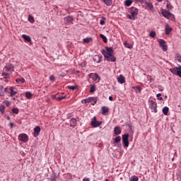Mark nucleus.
<instances>
[{
	"label": "nucleus",
	"instance_id": "1",
	"mask_svg": "<svg viewBox=\"0 0 181 181\" xmlns=\"http://www.w3.org/2000/svg\"><path fill=\"white\" fill-rule=\"evenodd\" d=\"M102 54H103V56L105 57V59L107 62H116L117 61V58H115V57H114V55H112V54L107 53V52L105 50H103Z\"/></svg>",
	"mask_w": 181,
	"mask_h": 181
},
{
	"label": "nucleus",
	"instance_id": "2",
	"mask_svg": "<svg viewBox=\"0 0 181 181\" xmlns=\"http://www.w3.org/2000/svg\"><path fill=\"white\" fill-rule=\"evenodd\" d=\"M163 16L166 18V19H170V21H175V15L170 13V11L168 10H163L161 12Z\"/></svg>",
	"mask_w": 181,
	"mask_h": 181
},
{
	"label": "nucleus",
	"instance_id": "3",
	"mask_svg": "<svg viewBox=\"0 0 181 181\" xmlns=\"http://www.w3.org/2000/svg\"><path fill=\"white\" fill-rule=\"evenodd\" d=\"M98 98H94V97H92V98H89L88 99H83L82 100V103L83 104H87V103H92L93 105H95V104H97V101H98Z\"/></svg>",
	"mask_w": 181,
	"mask_h": 181
},
{
	"label": "nucleus",
	"instance_id": "4",
	"mask_svg": "<svg viewBox=\"0 0 181 181\" xmlns=\"http://www.w3.org/2000/svg\"><path fill=\"white\" fill-rule=\"evenodd\" d=\"M149 107L151 108L152 112H158V104L153 100H149Z\"/></svg>",
	"mask_w": 181,
	"mask_h": 181
},
{
	"label": "nucleus",
	"instance_id": "5",
	"mask_svg": "<svg viewBox=\"0 0 181 181\" xmlns=\"http://www.w3.org/2000/svg\"><path fill=\"white\" fill-rule=\"evenodd\" d=\"M158 43H159L160 47H161L163 52L168 51V45H166V41H165V40H162V39L158 40Z\"/></svg>",
	"mask_w": 181,
	"mask_h": 181
},
{
	"label": "nucleus",
	"instance_id": "6",
	"mask_svg": "<svg viewBox=\"0 0 181 181\" xmlns=\"http://www.w3.org/2000/svg\"><path fill=\"white\" fill-rule=\"evenodd\" d=\"M128 138H129V134H125L122 135V142L124 146H126V148H128L129 146V141H128Z\"/></svg>",
	"mask_w": 181,
	"mask_h": 181
},
{
	"label": "nucleus",
	"instance_id": "7",
	"mask_svg": "<svg viewBox=\"0 0 181 181\" xmlns=\"http://www.w3.org/2000/svg\"><path fill=\"white\" fill-rule=\"evenodd\" d=\"M18 140L21 142H28L29 141V136L26 134H21L18 136Z\"/></svg>",
	"mask_w": 181,
	"mask_h": 181
},
{
	"label": "nucleus",
	"instance_id": "8",
	"mask_svg": "<svg viewBox=\"0 0 181 181\" xmlns=\"http://www.w3.org/2000/svg\"><path fill=\"white\" fill-rule=\"evenodd\" d=\"M170 71H171V73H173V74H175V76H179L181 71V66L170 69Z\"/></svg>",
	"mask_w": 181,
	"mask_h": 181
},
{
	"label": "nucleus",
	"instance_id": "9",
	"mask_svg": "<svg viewBox=\"0 0 181 181\" xmlns=\"http://www.w3.org/2000/svg\"><path fill=\"white\" fill-rule=\"evenodd\" d=\"M138 12H139V11L136 7H132L130 8V13L132 16H134V18L138 15Z\"/></svg>",
	"mask_w": 181,
	"mask_h": 181
},
{
	"label": "nucleus",
	"instance_id": "10",
	"mask_svg": "<svg viewBox=\"0 0 181 181\" xmlns=\"http://www.w3.org/2000/svg\"><path fill=\"white\" fill-rule=\"evenodd\" d=\"M88 76H89L90 78H93V80L94 81H97V80H98V81H100V76H98V74L91 73Z\"/></svg>",
	"mask_w": 181,
	"mask_h": 181
},
{
	"label": "nucleus",
	"instance_id": "11",
	"mask_svg": "<svg viewBox=\"0 0 181 181\" xmlns=\"http://www.w3.org/2000/svg\"><path fill=\"white\" fill-rule=\"evenodd\" d=\"M18 94V90L16 88L11 86L10 87V97H13V95H16Z\"/></svg>",
	"mask_w": 181,
	"mask_h": 181
},
{
	"label": "nucleus",
	"instance_id": "12",
	"mask_svg": "<svg viewBox=\"0 0 181 181\" xmlns=\"http://www.w3.org/2000/svg\"><path fill=\"white\" fill-rule=\"evenodd\" d=\"M4 69H5L6 71H11V70H12V71H15V69H13V64H11V63L6 64Z\"/></svg>",
	"mask_w": 181,
	"mask_h": 181
},
{
	"label": "nucleus",
	"instance_id": "13",
	"mask_svg": "<svg viewBox=\"0 0 181 181\" xmlns=\"http://www.w3.org/2000/svg\"><path fill=\"white\" fill-rule=\"evenodd\" d=\"M92 127H94V128H97V127H100L101 125V122L97 121V119L95 117L93 118V120L91 122Z\"/></svg>",
	"mask_w": 181,
	"mask_h": 181
},
{
	"label": "nucleus",
	"instance_id": "14",
	"mask_svg": "<svg viewBox=\"0 0 181 181\" xmlns=\"http://www.w3.org/2000/svg\"><path fill=\"white\" fill-rule=\"evenodd\" d=\"M39 134H40V127L37 126L34 128L33 136L36 138V136H39Z\"/></svg>",
	"mask_w": 181,
	"mask_h": 181
},
{
	"label": "nucleus",
	"instance_id": "15",
	"mask_svg": "<svg viewBox=\"0 0 181 181\" xmlns=\"http://www.w3.org/2000/svg\"><path fill=\"white\" fill-rule=\"evenodd\" d=\"M118 83H120V84H124L125 83V77L122 75H119V76L117 78Z\"/></svg>",
	"mask_w": 181,
	"mask_h": 181
},
{
	"label": "nucleus",
	"instance_id": "16",
	"mask_svg": "<svg viewBox=\"0 0 181 181\" xmlns=\"http://www.w3.org/2000/svg\"><path fill=\"white\" fill-rule=\"evenodd\" d=\"M110 111V108H108L107 106L102 107V115H107V112Z\"/></svg>",
	"mask_w": 181,
	"mask_h": 181
},
{
	"label": "nucleus",
	"instance_id": "17",
	"mask_svg": "<svg viewBox=\"0 0 181 181\" xmlns=\"http://www.w3.org/2000/svg\"><path fill=\"white\" fill-rule=\"evenodd\" d=\"M101 59H103V57H101L99 55H95L93 57V61L95 62V63H100L101 62Z\"/></svg>",
	"mask_w": 181,
	"mask_h": 181
},
{
	"label": "nucleus",
	"instance_id": "18",
	"mask_svg": "<svg viewBox=\"0 0 181 181\" xmlns=\"http://www.w3.org/2000/svg\"><path fill=\"white\" fill-rule=\"evenodd\" d=\"M64 21L66 22V23H73L74 19L71 16H67L64 18Z\"/></svg>",
	"mask_w": 181,
	"mask_h": 181
},
{
	"label": "nucleus",
	"instance_id": "19",
	"mask_svg": "<svg viewBox=\"0 0 181 181\" xmlns=\"http://www.w3.org/2000/svg\"><path fill=\"white\" fill-rule=\"evenodd\" d=\"M173 28L169 26V25H165V35H170V33L172 32Z\"/></svg>",
	"mask_w": 181,
	"mask_h": 181
},
{
	"label": "nucleus",
	"instance_id": "20",
	"mask_svg": "<svg viewBox=\"0 0 181 181\" xmlns=\"http://www.w3.org/2000/svg\"><path fill=\"white\" fill-rule=\"evenodd\" d=\"M52 98H54L55 100H58L59 101H62V100H64V98H66V95L57 96V95H52Z\"/></svg>",
	"mask_w": 181,
	"mask_h": 181
},
{
	"label": "nucleus",
	"instance_id": "21",
	"mask_svg": "<svg viewBox=\"0 0 181 181\" xmlns=\"http://www.w3.org/2000/svg\"><path fill=\"white\" fill-rule=\"evenodd\" d=\"M114 132L115 135H120L121 129L119 128V127H115L114 129Z\"/></svg>",
	"mask_w": 181,
	"mask_h": 181
},
{
	"label": "nucleus",
	"instance_id": "22",
	"mask_svg": "<svg viewBox=\"0 0 181 181\" xmlns=\"http://www.w3.org/2000/svg\"><path fill=\"white\" fill-rule=\"evenodd\" d=\"M145 5H146V8H149L150 11H152L153 9V5H152V3L146 1Z\"/></svg>",
	"mask_w": 181,
	"mask_h": 181
},
{
	"label": "nucleus",
	"instance_id": "23",
	"mask_svg": "<svg viewBox=\"0 0 181 181\" xmlns=\"http://www.w3.org/2000/svg\"><path fill=\"white\" fill-rule=\"evenodd\" d=\"M107 6H111L112 5V0H101Z\"/></svg>",
	"mask_w": 181,
	"mask_h": 181
},
{
	"label": "nucleus",
	"instance_id": "24",
	"mask_svg": "<svg viewBox=\"0 0 181 181\" xmlns=\"http://www.w3.org/2000/svg\"><path fill=\"white\" fill-rule=\"evenodd\" d=\"M23 39L25 40L26 42H32V39L29 37V35H22Z\"/></svg>",
	"mask_w": 181,
	"mask_h": 181
},
{
	"label": "nucleus",
	"instance_id": "25",
	"mask_svg": "<svg viewBox=\"0 0 181 181\" xmlns=\"http://www.w3.org/2000/svg\"><path fill=\"white\" fill-rule=\"evenodd\" d=\"M124 46H125L127 49H132L133 47L132 44H129L127 41L124 42Z\"/></svg>",
	"mask_w": 181,
	"mask_h": 181
},
{
	"label": "nucleus",
	"instance_id": "26",
	"mask_svg": "<svg viewBox=\"0 0 181 181\" xmlns=\"http://www.w3.org/2000/svg\"><path fill=\"white\" fill-rule=\"evenodd\" d=\"M76 124H77V120H76V119H71L70 120V126L71 127H76Z\"/></svg>",
	"mask_w": 181,
	"mask_h": 181
},
{
	"label": "nucleus",
	"instance_id": "27",
	"mask_svg": "<svg viewBox=\"0 0 181 181\" xmlns=\"http://www.w3.org/2000/svg\"><path fill=\"white\" fill-rule=\"evenodd\" d=\"M100 37L101 39H103L104 43H107L108 42V40L107 39V37H105V35H104L103 34H100Z\"/></svg>",
	"mask_w": 181,
	"mask_h": 181
},
{
	"label": "nucleus",
	"instance_id": "28",
	"mask_svg": "<svg viewBox=\"0 0 181 181\" xmlns=\"http://www.w3.org/2000/svg\"><path fill=\"white\" fill-rule=\"evenodd\" d=\"M16 83H18V84H23V83H25V78H16Z\"/></svg>",
	"mask_w": 181,
	"mask_h": 181
},
{
	"label": "nucleus",
	"instance_id": "29",
	"mask_svg": "<svg viewBox=\"0 0 181 181\" xmlns=\"http://www.w3.org/2000/svg\"><path fill=\"white\" fill-rule=\"evenodd\" d=\"M169 112V107H165L163 108V113L164 115H168V113Z\"/></svg>",
	"mask_w": 181,
	"mask_h": 181
},
{
	"label": "nucleus",
	"instance_id": "30",
	"mask_svg": "<svg viewBox=\"0 0 181 181\" xmlns=\"http://www.w3.org/2000/svg\"><path fill=\"white\" fill-rule=\"evenodd\" d=\"M33 96V95L32 94V93H30V92H26L25 93V97L28 100H30V98H32Z\"/></svg>",
	"mask_w": 181,
	"mask_h": 181
},
{
	"label": "nucleus",
	"instance_id": "31",
	"mask_svg": "<svg viewBox=\"0 0 181 181\" xmlns=\"http://www.w3.org/2000/svg\"><path fill=\"white\" fill-rule=\"evenodd\" d=\"M91 40H93L92 37H87V38H84L83 40V43H90V42H91Z\"/></svg>",
	"mask_w": 181,
	"mask_h": 181
},
{
	"label": "nucleus",
	"instance_id": "32",
	"mask_svg": "<svg viewBox=\"0 0 181 181\" xmlns=\"http://www.w3.org/2000/svg\"><path fill=\"white\" fill-rule=\"evenodd\" d=\"M114 144H118L121 142V136H118L114 139Z\"/></svg>",
	"mask_w": 181,
	"mask_h": 181
},
{
	"label": "nucleus",
	"instance_id": "33",
	"mask_svg": "<svg viewBox=\"0 0 181 181\" xmlns=\"http://www.w3.org/2000/svg\"><path fill=\"white\" fill-rule=\"evenodd\" d=\"M139 178L138 177V176L136 175H132L130 178V181H139Z\"/></svg>",
	"mask_w": 181,
	"mask_h": 181
},
{
	"label": "nucleus",
	"instance_id": "34",
	"mask_svg": "<svg viewBox=\"0 0 181 181\" xmlns=\"http://www.w3.org/2000/svg\"><path fill=\"white\" fill-rule=\"evenodd\" d=\"M134 90L135 91H142V87L137 86H133Z\"/></svg>",
	"mask_w": 181,
	"mask_h": 181
},
{
	"label": "nucleus",
	"instance_id": "35",
	"mask_svg": "<svg viewBox=\"0 0 181 181\" xmlns=\"http://www.w3.org/2000/svg\"><path fill=\"white\" fill-rule=\"evenodd\" d=\"M0 112L1 114H5V105H0Z\"/></svg>",
	"mask_w": 181,
	"mask_h": 181
},
{
	"label": "nucleus",
	"instance_id": "36",
	"mask_svg": "<svg viewBox=\"0 0 181 181\" xmlns=\"http://www.w3.org/2000/svg\"><path fill=\"white\" fill-rule=\"evenodd\" d=\"M0 95L4 97L5 95V91L4 90V86H1L0 88Z\"/></svg>",
	"mask_w": 181,
	"mask_h": 181
},
{
	"label": "nucleus",
	"instance_id": "37",
	"mask_svg": "<svg viewBox=\"0 0 181 181\" xmlns=\"http://www.w3.org/2000/svg\"><path fill=\"white\" fill-rule=\"evenodd\" d=\"M132 4V1L131 0H126L124 4L126 6H131Z\"/></svg>",
	"mask_w": 181,
	"mask_h": 181
},
{
	"label": "nucleus",
	"instance_id": "38",
	"mask_svg": "<svg viewBox=\"0 0 181 181\" xmlns=\"http://www.w3.org/2000/svg\"><path fill=\"white\" fill-rule=\"evenodd\" d=\"M166 8H167V9H173V6H172L170 2L167 1Z\"/></svg>",
	"mask_w": 181,
	"mask_h": 181
},
{
	"label": "nucleus",
	"instance_id": "39",
	"mask_svg": "<svg viewBox=\"0 0 181 181\" xmlns=\"http://www.w3.org/2000/svg\"><path fill=\"white\" fill-rule=\"evenodd\" d=\"M106 53H112L114 52V49H112V47H106Z\"/></svg>",
	"mask_w": 181,
	"mask_h": 181
},
{
	"label": "nucleus",
	"instance_id": "40",
	"mask_svg": "<svg viewBox=\"0 0 181 181\" xmlns=\"http://www.w3.org/2000/svg\"><path fill=\"white\" fill-rule=\"evenodd\" d=\"M28 21H29V22H30V23H35V18L32 16H28Z\"/></svg>",
	"mask_w": 181,
	"mask_h": 181
},
{
	"label": "nucleus",
	"instance_id": "41",
	"mask_svg": "<svg viewBox=\"0 0 181 181\" xmlns=\"http://www.w3.org/2000/svg\"><path fill=\"white\" fill-rule=\"evenodd\" d=\"M175 59L179 62L180 63H181V56L179 54H176L175 55Z\"/></svg>",
	"mask_w": 181,
	"mask_h": 181
},
{
	"label": "nucleus",
	"instance_id": "42",
	"mask_svg": "<svg viewBox=\"0 0 181 181\" xmlns=\"http://www.w3.org/2000/svg\"><path fill=\"white\" fill-rule=\"evenodd\" d=\"M95 85H92L90 86V93H95Z\"/></svg>",
	"mask_w": 181,
	"mask_h": 181
},
{
	"label": "nucleus",
	"instance_id": "43",
	"mask_svg": "<svg viewBox=\"0 0 181 181\" xmlns=\"http://www.w3.org/2000/svg\"><path fill=\"white\" fill-rule=\"evenodd\" d=\"M127 19H131L132 21H135V17L132 16V15L127 14Z\"/></svg>",
	"mask_w": 181,
	"mask_h": 181
},
{
	"label": "nucleus",
	"instance_id": "44",
	"mask_svg": "<svg viewBox=\"0 0 181 181\" xmlns=\"http://www.w3.org/2000/svg\"><path fill=\"white\" fill-rule=\"evenodd\" d=\"M162 96V94L161 93H158L156 95V97L158 98V100H159L160 101H162V100H163V98L161 97Z\"/></svg>",
	"mask_w": 181,
	"mask_h": 181
},
{
	"label": "nucleus",
	"instance_id": "45",
	"mask_svg": "<svg viewBox=\"0 0 181 181\" xmlns=\"http://www.w3.org/2000/svg\"><path fill=\"white\" fill-rule=\"evenodd\" d=\"M13 114H19V109L18 108H13L12 109Z\"/></svg>",
	"mask_w": 181,
	"mask_h": 181
},
{
	"label": "nucleus",
	"instance_id": "46",
	"mask_svg": "<svg viewBox=\"0 0 181 181\" xmlns=\"http://www.w3.org/2000/svg\"><path fill=\"white\" fill-rule=\"evenodd\" d=\"M1 75L4 76V78H9V74L8 73L3 72Z\"/></svg>",
	"mask_w": 181,
	"mask_h": 181
},
{
	"label": "nucleus",
	"instance_id": "47",
	"mask_svg": "<svg viewBox=\"0 0 181 181\" xmlns=\"http://www.w3.org/2000/svg\"><path fill=\"white\" fill-rule=\"evenodd\" d=\"M149 36H151V37H155V36H156V33L155 31H151Z\"/></svg>",
	"mask_w": 181,
	"mask_h": 181
},
{
	"label": "nucleus",
	"instance_id": "48",
	"mask_svg": "<svg viewBox=\"0 0 181 181\" xmlns=\"http://www.w3.org/2000/svg\"><path fill=\"white\" fill-rule=\"evenodd\" d=\"M69 90H74L77 88V86H68Z\"/></svg>",
	"mask_w": 181,
	"mask_h": 181
},
{
	"label": "nucleus",
	"instance_id": "49",
	"mask_svg": "<svg viewBox=\"0 0 181 181\" xmlns=\"http://www.w3.org/2000/svg\"><path fill=\"white\" fill-rule=\"evenodd\" d=\"M49 80H50L51 81H54V80H55L54 76H49Z\"/></svg>",
	"mask_w": 181,
	"mask_h": 181
},
{
	"label": "nucleus",
	"instance_id": "50",
	"mask_svg": "<svg viewBox=\"0 0 181 181\" xmlns=\"http://www.w3.org/2000/svg\"><path fill=\"white\" fill-rule=\"evenodd\" d=\"M100 25H105V21H104V20H101L100 21Z\"/></svg>",
	"mask_w": 181,
	"mask_h": 181
},
{
	"label": "nucleus",
	"instance_id": "51",
	"mask_svg": "<svg viewBox=\"0 0 181 181\" xmlns=\"http://www.w3.org/2000/svg\"><path fill=\"white\" fill-rule=\"evenodd\" d=\"M83 181H90V178L84 177Z\"/></svg>",
	"mask_w": 181,
	"mask_h": 181
},
{
	"label": "nucleus",
	"instance_id": "52",
	"mask_svg": "<svg viewBox=\"0 0 181 181\" xmlns=\"http://www.w3.org/2000/svg\"><path fill=\"white\" fill-rule=\"evenodd\" d=\"M133 2H142V0H132Z\"/></svg>",
	"mask_w": 181,
	"mask_h": 181
},
{
	"label": "nucleus",
	"instance_id": "53",
	"mask_svg": "<svg viewBox=\"0 0 181 181\" xmlns=\"http://www.w3.org/2000/svg\"><path fill=\"white\" fill-rule=\"evenodd\" d=\"M4 91V93H8V88H5Z\"/></svg>",
	"mask_w": 181,
	"mask_h": 181
},
{
	"label": "nucleus",
	"instance_id": "54",
	"mask_svg": "<svg viewBox=\"0 0 181 181\" xmlns=\"http://www.w3.org/2000/svg\"><path fill=\"white\" fill-rule=\"evenodd\" d=\"M113 98H112V96H110V97H109L110 101H112Z\"/></svg>",
	"mask_w": 181,
	"mask_h": 181
},
{
	"label": "nucleus",
	"instance_id": "55",
	"mask_svg": "<svg viewBox=\"0 0 181 181\" xmlns=\"http://www.w3.org/2000/svg\"><path fill=\"white\" fill-rule=\"evenodd\" d=\"M10 127L12 128V127H13V123H10Z\"/></svg>",
	"mask_w": 181,
	"mask_h": 181
},
{
	"label": "nucleus",
	"instance_id": "56",
	"mask_svg": "<svg viewBox=\"0 0 181 181\" xmlns=\"http://www.w3.org/2000/svg\"><path fill=\"white\" fill-rule=\"evenodd\" d=\"M158 2H162L163 0H156Z\"/></svg>",
	"mask_w": 181,
	"mask_h": 181
},
{
	"label": "nucleus",
	"instance_id": "57",
	"mask_svg": "<svg viewBox=\"0 0 181 181\" xmlns=\"http://www.w3.org/2000/svg\"><path fill=\"white\" fill-rule=\"evenodd\" d=\"M7 119H11V117H7Z\"/></svg>",
	"mask_w": 181,
	"mask_h": 181
},
{
	"label": "nucleus",
	"instance_id": "58",
	"mask_svg": "<svg viewBox=\"0 0 181 181\" xmlns=\"http://www.w3.org/2000/svg\"><path fill=\"white\" fill-rule=\"evenodd\" d=\"M8 103H9V102H6V105H8Z\"/></svg>",
	"mask_w": 181,
	"mask_h": 181
},
{
	"label": "nucleus",
	"instance_id": "59",
	"mask_svg": "<svg viewBox=\"0 0 181 181\" xmlns=\"http://www.w3.org/2000/svg\"><path fill=\"white\" fill-rule=\"evenodd\" d=\"M172 160H175V158H173Z\"/></svg>",
	"mask_w": 181,
	"mask_h": 181
},
{
	"label": "nucleus",
	"instance_id": "60",
	"mask_svg": "<svg viewBox=\"0 0 181 181\" xmlns=\"http://www.w3.org/2000/svg\"><path fill=\"white\" fill-rule=\"evenodd\" d=\"M90 103H92V104H93V103H94V101H92V102H90Z\"/></svg>",
	"mask_w": 181,
	"mask_h": 181
}]
</instances>
